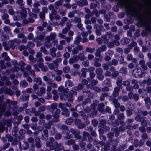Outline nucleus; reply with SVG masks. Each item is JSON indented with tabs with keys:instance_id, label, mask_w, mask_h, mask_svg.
Instances as JSON below:
<instances>
[{
	"instance_id": "nucleus-1",
	"label": "nucleus",
	"mask_w": 151,
	"mask_h": 151,
	"mask_svg": "<svg viewBox=\"0 0 151 151\" xmlns=\"http://www.w3.org/2000/svg\"><path fill=\"white\" fill-rule=\"evenodd\" d=\"M57 104L54 103L51 105V111L54 117L57 119L59 117L58 114L60 113V111L57 108Z\"/></svg>"
},
{
	"instance_id": "nucleus-2",
	"label": "nucleus",
	"mask_w": 151,
	"mask_h": 151,
	"mask_svg": "<svg viewBox=\"0 0 151 151\" xmlns=\"http://www.w3.org/2000/svg\"><path fill=\"white\" fill-rule=\"evenodd\" d=\"M54 139L53 137H50L49 141H47L46 143V145L47 147H50V149L53 150L54 149Z\"/></svg>"
},
{
	"instance_id": "nucleus-3",
	"label": "nucleus",
	"mask_w": 151,
	"mask_h": 151,
	"mask_svg": "<svg viewBox=\"0 0 151 151\" xmlns=\"http://www.w3.org/2000/svg\"><path fill=\"white\" fill-rule=\"evenodd\" d=\"M56 35L55 33H51L50 35L46 37L47 40L50 41L51 40H54L56 37Z\"/></svg>"
},
{
	"instance_id": "nucleus-4",
	"label": "nucleus",
	"mask_w": 151,
	"mask_h": 151,
	"mask_svg": "<svg viewBox=\"0 0 151 151\" xmlns=\"http://www.w3.org/2000/svg\"><path fill=\"white\" fill-rule=\"evenodd\" d=\"M140 121L141 125L143 127H146L147 124V122L146 120V117L144 116L141 117Z\"/></svg>"
},
{
	"instance_id": "nucleus-5",
	"label": "nucleus",
	"mask_w": 151,
	"mask_h": 151,
	"mask_svg": "<svg viewBox=\"0 0 151 151\" xmlns=\"http://www.w3.org/2000/svg\"><path fill=\"white\" fill-rule=\"evenodd\" d=\"M58 91L60 92V93L62 94L63 93H65V92L68 91V89H64V88L63 86H60L58 88Z\"/></svg>"
},
{
	"instance_id": "nucleus-6",
	"label": "nucleus",
	"mask_w": 151,
	"mask_h": 151,
	"mask_svg": "<svg viewBox=\"0 0 151 151\" xmlns=\"http://www.w3.org/2000/svg\"><path fill=\"white\" fill-rule=\"evenodd\" d=\"M21 9L22 10V12L21 13V15L22 18H25L27 16V12L25 9L22 7H21Z\"/></svg>"
},
{
	"instance_id": "nucleus-7",
	"label": "nucleus",
	"mask_w": 151,
	"mask_h": 151,
	"mask_svg": "<svg viewBox=\"0 0 151 151\" xmlns=\"http://www.w3.org/2000/svg\"><path fill=\"white\" fill-rule=\"evenodd\" d=\"M55 148V150H57V148H59V149H62L63 148V147L61 145V143L58 144L57 142H54V148Z\"/></svg>"
},
{
	"instance_id": "nucleus-8",
	"label": "nucleus",
	"mask_w": 151,
	"mask_h": 151,
	"mask_svg": "<svg viewBox=\"0 0 151 151\" xmlns=\"http://www.w3.org/2000/svg\"><path fill=\"white\" fill-rule=\"evenodd\" d=\"M120 90V88L118 87H116L115 88L114 91L113 93V96L115 97L117 96L119 94V92Z\"/></svg>"
},
{
	"instance_id": "nucleus-9",
	"label": "nucleus",
	"mask_w": 151,
	"mask_h": 151,
	"mask_svg": "<svg viewBox=\"0 0 151 151\" xmlns=\"http://www.w3.org/2000/svg\"><path fill=\"white\" fill-rule=\"evenodd\" d=\"M56 51V49L55 48L53 47L50 49V55L53 57H55L56 56V54L55 52Z\"/></svg>"
},
{
	"instance_id": "nucleus-10",
	"label": "nucleus",
	"mask_w": 151,
	"mask_h": 151,
	"mask_svg": "<svg viewBox=\"0 0 151 151\" xmlns=\"http://www.w3.org/2000/svg\"><path fill=\"white\" fill-rule=\"evenodd\" d=\"M63 111L62 112V114L65 116H68V109L66 108H64L63 109Z\"/></svg>"
},
{
	"instance_id": "nucleus-11",
	"label": "nucleus",
	"mask_w": 151,
	"mask_h": 151,
	"mask_svg": "<svg viewBox=\"0 0 151 151\" xmlns=\"http://www.w3.org/2000/svg\"><path fill=\"white\" fill-rule=\"evenodd\" d=\"M129 42V39L126 38H124L121 40V43L124 45L128 43Z\"/></svg>"
},
{
	"instance_id": "nucleus-12",
	"label": "nucleus",
	"mask_w": 151,
	"mask_h": 151,
	"mask_svg": "<svg viewBox=\"0 0 151 151\" xmlns=\"http://www.w3.org/2000/svg\"><path fill=\"white\" fill-rule=\"evenodd\" d=\"M65 93H66L64 94H60V98L62 100H68V94H65Z\"/></svg>"
},
{
	"instance_id": "nucleus-13",
	"label": "nucleus",
	"mask_w": 151,
	"mask_h": 151,
	"mask_svg": "<svg viewBox=\"0 0 151 151\" xmlns=\"http://www.w3.org/2000/svg\"><path fill=\"white\" fill-rule=\"evenodd\" d=\"M76 48L77 49V50L74 49L73 51L72 52L74 54L77 53L78 52V50H81L82 49V47L81 46H78L77 47H76Z\"/></svg>"
},
{
	"instance_id": "nucleus-14",
	"label": "nucleus",
	"mask_w": 151,
	"mask_h": 151,
	"mask_svg": "<svg viewBox=\"0 0 151 151\" xmlns=\"http://www.w3.org/2000/svg\"><path fill=\"white\" fill-rule=\"evenodd\" d=\"M133 87L134 89H138L139 88L137 82L135 80H133Z\"/></svg>"
},
{
	"instance_id": "nucleus-15",
	"label": "nucleus",
	"mask_w": 151,
	"mask_h": 151,
	"mask_svg": "<svg viewBox=\"0 0 151 151\" xmlns=\"http://www.w3.org/2000/svg\"><path fill=\"white\" fill-rule=\"evenodd\" d=\"M34 81L35 82L38 83L39 84H41L42 83V81L40 78H34Z\"/></svg>"
},
{
	"instance_id": "nucleus-16",
	"label": "nucleus",
	"mask_w": 151,
	"mask_h": 151,
	"mask_svg": "<svg viewBox=\"0 0 151 151\" xmlns=\"http://www.w3.org/2000/svg\"><path fill=\"white\" fill-rule=\"evenodd\" d=\"M20 85L23 87H24L27 86L28 84L25 81H23L20 83Z\"/></svg>"
},
{
	"instance_id": "nucleus-17",
	"label": "nucleus",
	"mask_w": 151,
	"mask_h": 151,
	"mask_svg": "<svg viewBox=\"0 0 151 151\" xmlns=\"http://www.w3.org/2000/svg\"><path fill=\"white\" fill-rule=\"evenodd\" d=\"M81 36H78L76 38V40L74 41V43L78 44L79 43L81 40Z\"/></svg>"
},
{
	"instance_id": "nucleus-18",
	"label": "nucleus",
	"mask_w": 151,
	"mask_h": 151,
	"mask_svg": "<svg viewBox=\"0 0 151 151\" xmlns=\"http://www.w3.org/2000/svg\"><path fill=\"white\" fill-rule=\"evenodd\" d=\"M40 93L38 94V95L41 96L42 94L45 92V89L43 87H41L40 88Z\"/></svg>"
},
{
	"instance_id": "nucleus-19",
	"label": "nucleus",
	"mask_w": 151,
	"mask_h": 151,
	"mask_svg": "<svg viewBox=\"0 0 151 151\" xmlns=\"http://www.w3.org/2000/svg\"><path fill=\"white\" fill-rule=\"evenodd\" d=\"M43 132L44 134V136L45 137V138L43 137H42V138L44 139H47L48 138V131L47 130H45L43 131Z\"/></svg>"
},
{
	"instance_id": "nucleus-20",
	"label": "nucleus",
	"mask_w": 151,
	"mask_h": 151,
	"mask_svg": "<svg viewBox=\"0 0 151 151\" xmlns=\"http://www.w3.org/2000/svg\"><path fill=\"white\" fill-rule=\"evenodd\" d=\"M107 36H104V38L106 39L107 37H108L109 38H111L113 37V35L111 34L110 32H108L106 33Z\"/></svg>"
},
{
	"instance_id": "nucleus-21",
	"label": "nucleus",
	"mask_w": 151,
	"mask_h": 151,
	"mask_svg": "<svg viewBox=\"0 0 151 151\" xmlns=\"http://www.w3.org/2000/svg\"><path fill=\"white\" fill-rule=\"evenodd\" d=\"M105 83L107 85L109 86L110 87L111 86V85L110 84V81L109 78H107L105 81H104Z\"/></svg>"
},
{
	"instance_id": "nucleus-22",
	"label": "nucleus",
	"mask_w": 151,
	"mask_h": 151,
	"mask_svg": "<svg viewBox=\"0 0 151 151\" xmlns=\"http://www.w3.org/2000/svg\"><path fill=\"white\" fill-rule=\"evenodd\" d=\"M117 63H118L116 60H112V63L110 62L109 63V65H116L117 64Z\"/></svg>"
},
{
	"instance_id": "nucleus-23",
	"label": "nucleus",
	"mask_w": 151,
	"mask_h": 151,
	"mask_svg": "<svg viewBox=\"0 0 151 151\" xmlns=\"http://www.w3.org/2000/svg\"><path fill=\"white\" fill-rule=\"evenodd\" d=\"M139 130L142 133H145L146 131V129L143 126L139 127Z\"/></svg>"
},
{
	"instance_id": "nucleus-24",
	"label": "nucleus",
	"mask_w": 151,
	"mask_h": 151,
	"mask_svg": "<svg viewBox=\"0 0 151 151\" xmlns=\"http://www.w3.org/2000/svg\"><path fill=\"white\" fill-rule=\"evenodd\" d=\"M75 142V141L73 139H70L68 140L66 143L68 145H71L74 143Z\"/></svg>"
},
{
	"instance_id": "nucleus-25",
	"label": "nucleus",
	"mask_w": 151,
	"mask_h": 151,
	"mask_svg": "<svg viewBox=\"0 0 151 151\" xmlns=\"http://www.w3.org/2000/svg\"><path fill=\"white\" fill-rule=\"evenodd\" d=\"M141 137L142 139L144 140L148 138V135L146 133H143L142 134Z\"/></svg>"
},
{
	"instance_id": "nucleus-26",
	"label": "nucleus",
	"mask_w": 151,
	"mask_h": 151,
	"mask_svg": "<svg viewBox=\"0 0 151 151\" xmlns=\"http://www.w3.org/2000/svg\"><path fill=\"white\" fill-rule=\"evenodd\" d=\"M16 3L21 6H23L24 5L23 2V0H17Z\"/></svg>"
},
{
	"instance_id": "nucleus-27",
	"label": "nucleus",
	"mask_w": 151,
	"mask_h": 151,
	"mask_svg": "<svg viewBox=\"0 0 151 151\" xmlns=\"http://www.w3.org/2000/svg\"><path fill=\"white\" fill-rule=\"evenodd\" d=\"M73 100L72 95L70 93H68V101H71Z\"/></svg>"
},
{
	"instance_id": "nucleus-28",
	"label": "nucleus",
	"mask_w": 151,
	"mask_h": 151,
	"mask_svg": "<svg viewBox=\"0 0 151 151\" xmlns=\"http://www.w3.org/2000/svg\"><path fill=\"white\" fill-rule=\"evenodd\" d=\"M50 41L47 40V42L44 43V45L47 48L50 47L51 46V45L50 42Z\"/></svg>"
},
{
	"instance_id": "nucleus-29",
	"label": "nucleus",
	"mask_w": 151,
	"mask_h": 151,
	"mask_svg": "<svg viewBox=\"0 0 151 151\" xmlns=\"http://www.w3.org/2000/svg\"><path fill=\"white\" fill-rule=\"evenodd\" d=\"M59 12L60 14L62 15V16H64L66 14V11L65 10H63L62 9H60L59 10Z\"/></svg>"
},
{
	"instance_id": "nucleus-30",
	"label": "nucleus",
	"mask_w": 151,
	"mask_h": 151,
	"mask_svg": "<svg viewBox=\"0 0 151 151\" xmlns=\"http://www.w3.org/2000/svg\"><path fill=\"white\" fill-rule=\"evenodd\" d=\"M40 19L42 20H44L45 18V13L41 12L40 14Z\"/></svg>"
},
{
	"instance_id": "nucleus-31",
	"label": "nucleus",
	"mask_w": 151,
	"mask_h": 151,
	"mask_svg": "<svg viewBox=\"0 0 151 151\" xmlns=\"http://www.w3.org/2000/svg\"><path fill=\"white\" fill-rule=\"evenodd\" d=\"M41 4L42 5H47L48 2L45 0H40Z\"/></svg>"
},
{
	"instance_id": "nucleus-32",
	"label": "nucleus",
	"mask_w": 151,
	"mask_h": 151,
	"mask_svg": "<svg viewBox=\"0 0 151 151\" xmlns=\"http://www.w3.org/2000/svg\"><path fill=\"white\" fill-rule=\"evenodd\" d=\"M66 86L69 87H71L73 86V83L72 82L70 81H68L66 82Z\"/></svg>"
},
{
	"instance_id": "nucleus-33",
	"label": "nucleus",
	"mask_w": 151,
	"mask_h": 151,
	"mask_svg": "<svg viewBox=\"0 0 151 151\" xmlns=\"http://www.w3.org/2000/svg\"><path fill=\"white\" fill-rule=\"evenodd\" d=\"M86 69L85 68H83L82 69L81 71L82 72V75L83 77H85L86 76Z\"/></svg>"
},
{
	"instance_id": "nucleus-34",
	"label": "nucleus",
	"mask_w": 151,
	"mask_h": 151,
	"mask_svg": "<svg viewBox=\"0 0 151 151\" xmlns=\"http://www.w3.org/2000/svg\"><path fill=\"white\" fill-rule=\"evenodd\" d=\"M83 87V86L81 84H79L78 87H74V89L76 90H77L82 88Z\"/></svg>"
},
{
	"instance_id": "nucleus-35",
	"label": "nucleus",
	"mask_w": 151,
	"mask_h": 151,
	"mask_svg": "<svg viewBox=\"0 0 151 151\" xmlns=\"http://www.w3.org/2000/svg\"><path fill=\"white\" fill-rule=\"evenodd\" d=\"M48 64V66L50 69H52L54 67V65L53 63H47V64Z\"/></svg>"
},
{
	"instance_id": "nucleus-36",
	"label": "nucleus",
	"mask_w": 151,
	"mask_h": 151,
	"mask_svg": "<svg viewBox=\"0 0 151 151\" xmlns=\"http://www.w3.org/2000/svg\"><path fill=\"white\" fill-rule=\"evenodd\" d=\"M145 91L148 93H151V87L149 86H147L145 89Z\"/></svg>"
},
{
	"instance_id": "nucleus-37",
	"label": "nucleus",
	"mask_w": 151,
	"mask_h": 151,
	"mask_svg": "<svg viewBox=\"0 0 151 151\" xmlns=\"http://www.w3.org/2000/svg\"><path fill=\"white\" fill-rule=\"evenodd\" d=\"M32 10L33 12L35 13H37L39 11L40 9L37 7H33V8L32 9Z\"/></svg>"
},
{
	"instance_id": "nucleus-38",
	"label": "nucleus",
	"mask_w": 151,
	"mask_h": 151,
	"mask_svg": "<svg viewBox=\"0 0 151 151\" xmlns=\"http://www.w3.org/2000/svg\"><path fill=\"white\" fill-rule=\"evenodd\" d=\"M73 120L71 119H68L66 121V123L68 124H70L73 122Z\"/></svg>"
},
{
	"instance_id": "nucleus-39",
	"label": "nucleus",
	"mask_w": 151,
	"mask_h": 151,
	"mask_svg": "<svg viewBox=\"0 0 151 151\" xmlns=\"http://www.w3.org/2000/svg\"><path fill=\"white\" fill-rule=\"evenodd\" d=\"M70 70V68L68 66H66L63 69V71L65 73L68 72Z\"/></svg>"
},
{
	"instance_id": "nucleus-40",
	"label": "nucleus",
	"mask_w": 151,
	"mask_h": 151,
	"mask_svg": "<svg viewBox=\"0 0 151 151\" xmlns=\"http://www.w3.org/2000/svg\"><path fill=\"white\" fill-rule=\"evenodd\" d=\"M62 4V2L61 1H57V2H55V6L57 8V6H60Z\"/></svg>"
},
{
	"instance_id": "nucleus-41",
	"label": "nucleus",
	"mask_w": 151,
	"mask_h": 151,
	"mask_svg": "<svg viewBox=\"0 0 151 151\" xmlns=\"http://www.w3.org/2000/svg\"><path fill=\"white\" fill-rule=\"evenodd\" d=\"M106 48V47L105 45H102L100 48V50L101 51H105Z\"/></svg>"
},
{
	"instance_id": "nucleus-42",
	"label": "nucleus",
	"mask_w": 151,
	"mask_h": 151,
	"mask_svg": "<svg viewBox=\"0 0 151 151\" xmlns=\"http://www.w3.org/2000/svg\"><path fill=\"white\" fill-rule=\"evenodd\" d=\"M140 113L144 116H147L148 114V112L147 111H141Z\"/></svg>"
},
{
	"instance_id": "nucleus-43",
	"label": "nucleus",
	"mask_w": 151,
	"mask_h": 151,
	"mask_svg": "<svg viewBox=\"0 0 151 151\" xmlns=\"http://www.w3.org/2000/svg\"><path fill=\"white\" fill-rule=\"evenodd\" d=\"M4 30L6 32H9L10 31V28L7 26H5L4 27Z\"/></svg>"
},
{
	"instance_id": "nucleus-44",
	"label": "nucleus",
	"mask_w": 151,
	"mask_h": 151,
	"mask_svg": "<svg viewBox=\"0 0 151 151\" xmlns=\"http://www.w3.org/2000/svg\"><path fill=\"white\" fill-rule=\"evenodd\" d=\"M61 137V135L59 133L57 134L55 136V138L56 139H59Z\"/></svg>"
},
{
	"instance_id": "nucleus-45",
	"label": "nucleus",
	"mask_w": 151,
	"mask_h": 151,
	"mask_svg": "<svg viewBox=\"0 0 151 151\" xmlns=\"http://www.w3.org/2000/svg\"><path fill=\"white\" fill-rule=\"evenodd\" d=\"M118 117L119 119H123L124 117V115L123 114H121L118 115Z\"/></svg>"
},
{
	"instance_id": "nucleus-46",
	"label": "nucleus",
	"mask_w": 151,
	"mask_h": 151,
	"mask_svg": "<svg viewBox=\"0 0 151 151\" xmlns=\"http://www.w3.org/2000/svg\"><path fill=\"white\" fill-rule=\"evenodd\" d=\"M73 21L76 22L80 23L81 22V19L80 18L75 17L74 18V21Z\"/></svg>"
},
{
	"instance_id": "nucleus-47",
	"label": "nucleus",
	"mask_w": 151,
	"mask_h": 151,
	"mask_svg": "<svg viewBox=\"0 0 151 151\" xmlns=\"http://www.w3.org/2000/svg\"><path fill=\"white\" fill-rule=\"evenodd\" d=\"M45 108L44 106H42L39 108V111H43L45 110Z\"/></svg>"
},
{
	"instance_id": "nucleus-48",
	"label": "nucleus",
	"mask_w": 151,
	"mask_h": 151,
	"mask_svg": "<svg viewBox=\"0 0 151 151\" xmlns=\"http://www.w3.org/2000/svg\"><path fill=\"white\" fill-rule=\"evenodd\" d=\"M74 16V13L73 12H70L68 14V16L70 18L73 17Z\"/></svg>"
},
{
	"instance_id": "nucleus-49",
	"label": "nucleus",
	"mask_w": 151,
	"mask_h": 151,
	"mask_svg": "<svg viewBox=\"0 0 151 151\" xmlns=\"http://www.w3.org/2000/svg\"><path fill=\"white\" fill-rule=\"evenodd\" d=\"M51 125L49 123L45 124H44V126L45 128L49 129L50 128Z\"/></svg>"
},
{
	"instance_id": "nucleus-50",
	"label": "nucleus",
	"mask_w": 151,
	"mask_h": 151,
	"mask_svg": "<svg viewBox=\"0 0 151 151\" xmlns=\"http://www.w3.org/2000/svg\"><path fill=\"white\" fill-rule=\"evenodd\" d=\"M45 59L46 61H50L52 60V59L50 57L47 56L45 57Z\"/></svg>"
},
{
	"instance_id": "nucleus-51",
	"label": "nucleus",
	"mask_w": 151,
	"mask_h": 151,
	"mask_svg": "<svg viewBox=\"0 0 151 151\" xmlns=\"http://www.w3.org/2000/svg\"><path fill=\"white\" fill-rule=\"evenodd\" d=\"M85 126L84 124H83L81 123H80L78 125V127L81 129L84 128Z\"/></svg>"
},
{
	"instance_id": "nucleus-52",
	"label": "nucleus",
	"mask_w": 151,
	"mask_h": 151,
	"mask_svg": "<svg viewBox=\"0 0 151 151\" xmlns=\"http://www.w3.org/2000/svg\"><path fill=\"white\" fill-rule=\"evenodd\" d=\"M35 145L37 148H40L41 147V145L40 143V140L38 139V142L35 144Z\"/></svg>"
},
{
	"instance_id": "nucleus-53",
	"label": "nucleus",
	"mask_w": 151,
	"mask_h": 151,
	"mask_svg": "<svg viewBox=\"0 0 151 151\" xmlns=\"http://www.w3.org/2000/svg\"><path fill=\"white\" fill-rule=\"evenodd\" d=\"M40 6V4L38 2H36L33 4V7H38Z\"/></svg>"
},
{
	"instance_id": "nucleus-54",
	"label": "nucleus",
	"mask_w": 151,
	"mask_h": 151,
	"mask_svg": "<svg viewBox=\"0 0 151 151\" xmlns=\"http://www.w3.org/2000/svg\"><path fill=\"white\" fill-rule=\"evenodd\" d=\"M58 107L60 108H61L63 110V109L65 107H64V105L62 103H60L58 104Z\"/></svg>"
},
{
	"instance_id": "nucleus-55",
	"label": "nucleus",
	"mask_w": 151,
	"mask_h": 151,
	"mask_svg": "<svg viewBox=\"0 0 151 151\" xmlns=\"http://www.w3.org/2000/svg\"><path fill=\"white\" fill-rule=\"evenodd\" d=\"M33 37V35L32 33H29L28 36V38L29 40L32 39Z\"/></svg>"
},
{
	"instance_id": "nucleus-56",
	"label": "nucleus",
	"mask_w": 151,
	"mask_h": 151,
	"mask_svg": "<svg viewBox=\"0 0 151 151\" xmlns=\"http://www.w3.org/2000/svg\"><path fill=\"white\" fill-rule=\"evenodd\" d=\"M92 123L94 126H96L98 124V122L96 120H93L92 121Z\"/></svg>"
},
{
	"instance_id": "nucleus-57",
	"label": "nucleus",
	"mask_w": 151,
	"mask_h": 151,
	"mask_svg": "<svg viewBox=\"0 0 151 151\" xmlns=\"http://www.w3.org/2000/svg\"><path fill=\"white\" fill-rule=\"evenodd\" d=\"M64 58L66 59H68L70 57L69 54L67 52H66L64 54Z\"/></svg>"
},
{
	"instance_id": "nucleus-58",
	"label": "nucleus",
	"mask_w": 151,
	"mask_h": 151,
	"mask_svg": "<svg viewBox=\"0 0 151 151\" xmlns=\"http://www.w3.org/2000/svg\"><path fill=\"white\" fill-rule=\"evenodd\" d=\"M75 124L78 125L81 123V120L79 119H76L75 120Z\"/></svg>"
},
{
	"instance_id": "nucleus-59",
	"label": "nucleus",
	"mask_w": 151,
	"mask_h": 151,
	"mask_svg": "<svg viewBox=\"0 0 151 151\" xmlns=\"http://www.w3.org/2000/svg\"><path fill=\"white\" fill-rule=\"evenodd\" d=\"M37 60L38 62H43V60L42 58L41 57H36Z\"/></svg>"
},
{
	"instance_id": "nucleus-60",
	"label": "nucleus",
	"mask_w": 151,
	"mask_h": 151,
	"mask_svg": "<svg viewBox=\"0 0 151 151\" xmlns=\"http://www.w3.org/2000/svg\"><path fill=\"white\" fill-rule=\"evenodd\" d=\"M134 145L136 147L138 146V145H139V141L138 140L136 139L134 140Z\"/></svg>"
},
{
	"instance_id": "nucleus-61",
	"label": "nucleus",
	"mask_w": 151,
	"mask_h": 151,
	"mask_svg": "<svg viewBox=\"0 0 151 151\" xmlns=\"http://www.w3.org/2000/svg\"><path fill=\"white\" fill-rule=\"evenodd\" d=\"M18 37L20 38H23L25 37V36L22 33H19L18 35Z\"/></svg>"
},
{
	"instance_id": "nucleus-62",
	"label": "nucleus",
	"mask_w": 151,
	"mask_h": 151,
	"mask_svg": "<svg viewBox=\"0 0 151 151\" xmlns=\"http://www.w3.org/2000/svg\"><path fill=\"white\" fill-rule=\"evenodd\" d=\"M42 10L43 11L42 12L45 13H45L47 12L48 9L47 7H44L42 8Z\"/></svg>"
},
{
	"instance_id": "nucleus-63",
	"label": "nucleus",
	"mask_w": 151,
	"mask_h": 151,
	"mask_svg": "<svg viewBox=\"0 0 151 151\" xmlns=\"http://www.w3.org/2000/svg\"><path fill=\"white\" fill-rule=\"evenodd\" d=\"M111 30L113 32H116L117 30V28L116 27V26H113L111 28Z\"/></svg>"
},
{
	"instance_id": "nucleus-64",
	"label": "nucleus",
	"mask_w": 151,
	"mask_h": 151,
	"mask_svg": "<svg viewBox=\"0 0 151 151\" xmlns=\"http://www.w3.org/2000/svg\"><path fill=\"white\" fill-rule=\"evenodd\" d=\"M144 101L145 103L147 104L149 102L150 103V99L149 97L146 98L144 99Z\"/></svg>"
}]
</instances>
